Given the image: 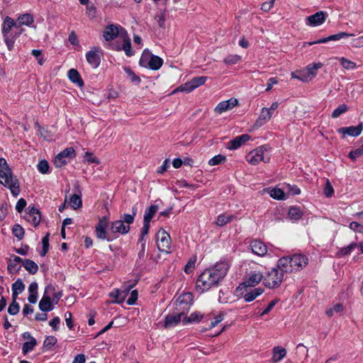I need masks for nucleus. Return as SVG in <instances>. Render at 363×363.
I'll return each mask as SVG.
<instances>
[{
  "label": "nucleus",
  "instance_id": "9",
  "mask_svg": "<svg viewBox=\"0 0 363 363\" xmlns=\"http://www.w3.org/2000/svg\"><path fill=\"white\" fill-rule=\"evenodd\" d=\"M327 16L328 14L326 12L320 11L308 16L306 19V25L313 27L318 26L325 21Z\"/></svg>",
  "mask_w": 363,
  "mask_h": 363
},
{
  "label": "nucleus",
  "instance_id": "24",
  "mask_svg": "<svg viewBox=\"0 0 363 363\" xmlns=\"http://www.w3.org/2000/svg\"><path fill=\"white\" fill-rule=\"evenodd\" d=\"M12 298L16 299L19 294H21L25 289V284L21 279H18L12 284Z\"/></svg>",
  "mask_w": 363,
  "mask_h": 363
},
{
  "label": "nucleus",
  "instance_id": "55",
  "mask_svg": "<svg viewBox=\"0 0 363 363\" xmlns=\"http://www.w3.org/2000/svg\"><path fill=\"white\" fill-rule=\"evenodd\" d=\"M38 169L41 174H47L49 170V163L47 160H43L38 164Z\"/></svg>",
  "mask_w": 363,
  "mask_h": 363
},
{
  "label": "nucleus",
  "instance_id": "59",
  "mask_svg": "<svg viewBox=\"0 0 363 363\" xmlns=\"http://www.w3.org/2000/svg\"><path fill=\"white\" fill-rule=\"evenodd\" d=\"M67 163V160H65L63 157H61L58 155L55 157L54 160V164L56 167H62L65 166Z\"/></svg>",
  "mask_w": 363,
  "mask_h": 363
},
{
  "label": "nucleus",
  "instance_id": "20",
  "mask_svg": "<svg viewBox=\"0 0 363 363\" xmlns=\"http://www.w3.org/2000/svg\"><path fill=\"white\" fill-rule=\"evenodd\" d=\"M123 44L121 45H117L116 47V50L118 51L124 50L125 55L128 57H131L133 55V51L131 48V43L130 39L128 36L127 33L123 35Z\"/></svg>",
  "mask_w": 363,
  "mask_h": 363
},
{
  "label": "nucleus",
  "instance_id": "23",
  "mask_svg": "<svg viewBox=\"0 0 363 363\" xmlns=\"http://www.w3.org/2000/svg\"><path fill=\"white\" fill-rule=\"evenodd\" d=\"M286 355V350L281 346H277L273 348L272 362L277 363L284 359Z\"/></svg>",
  "mask_w": 363,
  "mask_h": 363
},
{
  "label": "nucleus",
  "instance_id": "5",
  "mask_svg": "<svg viewBox=\"0 0 363 363\" xmlns=\"http://www.w3.org/2000/svg\"><path fill=\"white\" fill-rule=\"evenodd\" d=\"M284 274H286L282 269L278 267H273L264 276L263 284L269 289H276L280 286L284 281Z\"/></svg>",
  "mask_w": 363,
  "mask_h": 363
},
{
  "label": "nucleus",
  "instance_id": "40",
  "mask_svg": "<svg viewBox=\"0 0 363 363\" xmlns=\"http://www.w3.org/2000/svg\"><path fill=\"white\" fill-rule=\"evenodd\" d=\"M12 233L19 240L24 238L25 231L23 227L19 224H16L12 228Z\"/></svg>",
  "mask_w": 363,
  "mask_h": 363
},
{
  "label": "nucleus",
  "instance_id": "26",
  "mask_svg": "<svg viewBox=\"0 0 363 363\" xmlns=\"http://www.w3.org/2000/svg\"><path fill=\"white\" fill-rule=\"evenodd\" d=\"M68 77L72 82L77 84L79 87L84 86V82L77 69H71L68 72Z\"/></svg>",
  "mask_w": 363,
  "mask_h": 363
},
{
  "label": "nucleus",
  "instance_id": "57",
  "mask_svg": "<svg viewBox=\"0 0 363 363\" xmlns=\"http://www.w3.org/2000/svg\"><path fill=\"white\" fill-rule=\"evenodd\" d=\"M59 156L63 157L65 160L68 157H72L74 155V150L72 147H68L58 154Z\"/></svg>",
  "mask_w": 363,
  "mask_h": 363
},
{
  "label": "nucleus",
  "instance_id": "22",
  "mask_svg": "<svg viewBox=\"0 0 363 363\" xmlns=\"http://www.w3.org/2000/svg\"><path fill=\"white\" fill-rule=\"evenodd\" d=\"M264 280V276L261 272H252L250 274L247 280H246L243 284L248 286H255L258 284L262 280Z\"/></svg>",
  "mask_w": 363,
  "mask_h": 363
},
{
  "label": "nucleus",
  "instance_id": "43",
  "mask_svg": "<svg viewBox=\"0 0 363 363\" xmlns=\"http://www.w3.org/2000/svg\"><path fill=\"white\" fill-rule=\"evenodd\" d=\"M308 350L307 347L303 345V344L300 343L296 346V354L298 356L306 359L308 357Z\"/></svg>",
  "mask_w": 363,
  "mask_h": 363
},
{
  "label": "nucleus",
  "instance_id": "15",
  "mask_svg": "<svg viewBox=\"0 0 363 363\" xmlns=\"http://www.w3.org/2000/svg\"><path fill=\"white\" fill-rule=\"evenodd\" d=\"M107 218L106 217H104L103 219H100L97 225H96V237L99 239L107 240L108 241L111 240L112 239L109 237H107L106 228L107 227Z\"/></svg>",
  "mask_w": 363,
  "mask_h": 363
},
{
  "label": "nucleus",
  "instance_id": "21",
  "mask_svg": "<svg viewBox=\"0 0 363 363\" xmlns=\"http://www.w3.org/2000/svg\"><path fill=\"white\" fill-rule=\"evenodd\" d=\"M111 230L113 233L126 234L130 230V225H125L122 220H116L112 223Z\"/></svg>",
  "mask_w": 363,
  "mask_h": 363
},
{
  "label": "nucleus",
  "instance_id": "17",
  "mask_svg": "<svg viewBox=\"0 0 363 363\" xmlns=\"http://www.w3.org/2000/svg\"><path fill=\"white\" fill-rule=\"evenodd\" d=\"M99 50L98 48L94 47L86 54L87 62L94 68L98 67L101 62L100 57L98 55Z\"/></svg>",
  "mask_w": 363,
  "mask_h": 363
},
{
  "label": "nucleus",
  "instance_id": "29",
  "mask_svg": "<svg viewBox=\"0 0 363 363\" xmlns=\"http://www.w3.org/2000/svg\"><path fill=\"white\" fill-rule=\"evenodd\" d=\"M23 266L30 274H35L38 271V264L34 261L29 259H24Z\"/></svg>",
  "mask_w": 363,
  "mask_h": 363
},
{
  "label": "nucleus",
  "instance_id": "7",
  "mask_svg": "<svg viewBox=\"0 0 363 363\" xmlns=\"http://www.w3.org/2000/svg\"><path fill=\"white\" fill-rule=\"evenodd\" d=\"M156 242L158 250L167 254L171 251V238L169 234L163 229L156 233Z\"/></svg>",
  "mask_w": 363,
  "mask_h": 363
},
{
  "label": "nucleus",
  "instance_id": "13",
  "mask_svg": "<svg viewBox=\"0 0 363 363\" xmlns=\"http://www.w3.org/2000/svg\"><path fill=\"white\" fill-rule=\"evenodd\" d=\"M49 289L54 290V288L51 285L46 286L45 294L39 302V308L43 312L50 311L54 308L50 297L46 295Z\"/></svg>",
  "mask_w": 363,
  "mask_h": 363
},
{
  "label": "nucleus",
  "instance_id": "60",
  "mask_svg": "<svg viewBox=\"0 0 363 363\" xmlns=\"http://www.w3.org/2000/svg\"><path fill=\"white\" fill-rule=\"evenodd\" d=\"M350 228L358 233H363V225L357 222L353 221L350 223Z\"/></svg>",
  "mask_w": 363,
  "mask_h": 363
},
{
  "label": "nucleus",
  "instance_id": "48",
  "mask_svg": "<svg viewBox=\"0 0 363 363\" xmlns=\"http://www.w3.org/2000/svg\"><path fill=\"white\" fill-rule=\"evenodd\" d=\"M49 233H47L42 239L43 249L40 252V256L44 257L48 253L49 250Z\"/></svg>",
  "mask_w": 363,
  "mask_h": 363
},
{
  "label": "nucleus",
  "instance_id": "50",
  "mask_svg": "<svg viewBox=\"0 0 363 363\" xmlns=\"http://www.w3.org/2000/svg\"><path fill=\"white\" fill-rule=\"evenodd\" d=\"M241 60V57L238 55H230L224 59L226 65H231L237 64Z\"/></svg>",
  "mask_w": 363,
  "mask_h": 363
},
{
  "label": "nucleus",
  "instance_id": "62",
  "mask_svg": "<svg viewBox=\"0 0 363 363\" xmlns=\"http://www.w3.org/2000/svg\"><path fill=\"white\" fill-rule=\"evenodd\" d=\"M155 19L160 28L164 27L165 14L163 12H161L160 14H157L155 16Z\"/></svg>",
  "mask_w": 363,
  "mask_h": 363
},
{
  "label": "nucleus",
  "instance_id": "45",
  "mask_svg": "<svg viewBox=\"0 0 363 363\" xmlns=\"http://www.w3.org/2000/svg\"><path fill=\"white\" fill-rule=\"evenodd\" d=\"M340 62L342 66L346 69H354L357 67L355 62H352L345 57H340Z\"/></svg>",
  "mask_w": 363,
  "mask_h": 363
},
{
  "label": "nucleus",
  "instance_id": "37",
  "mask_svg": "<svg viewBox=\"0 0 363 363\" xmlns=\"http://www.w3.org/2000/svg\"><path fill=\"white\" fill-rule=\"evenodd\" d=\"M357 245H358L356 242H352L351 244H350L347 247L341 248L337 252V255L338 257H344V256L348 255H350L352 252V251L354 248H356L357 247Z\"/></svg>",
  "mask_w": 363,
  "mask_h": 363
},
{
  "label": "nucleus",
  "instance_id": "36",
  "mask_svg": "<svg viewBox=\"0 0 363 363\" xmlns=\"http://www.w3.org/2000/svg\"><path fill=\"white\" fill-rule=\"evenodd\" d=\"M203 316L200 312H194L189 316L184 317L183 322L185 323H198L203 318Z\"/></svg>",
  "mask_w": 363,
  "mask_h": 363
},
{
  "label": "nucleus",
  "instance_id": "14",
  "mask_svg": "<svg viewBox=\"0 0 363 363\" xmlns=\"http://www.w3.org/2000/svg\"><path fill=\"white\" fill-rule=\"evenodd\" d=\"M363 130V123H359L357 126L342 127L337 130L339 133L343 135V138H345L346 135L352 137L359 136Z\"/></svg>",
  "mask_w": 363,
  "mask_h": 363
},
{
  "label": "nucleus",
  "instance_id": "1",
  "mask_svg": "<svg viewBox=\"0 0 363 363\" xmlns=\"http://www.w3.org/2000/svg\"><path fill=\"white\" fill-rule=\"evenodd\" d=\"M230 266L228 261L221 260L213 267L206 269L196 280V289L200 292H203L218 286L226 276Z\"/></svg>",
  "mask_w": 363,
  "mask_h": 363
},
{
  "label": "nucleus",
  "instance_id": "11",
  "mask_svg": "<svg viewBox=\"0 0 363 363\" xmlns=\"http://www.w3.org/2000/svg\"><path fill=\"white\" fill-rule=\"evenodd\" d=\"M238 105V101L235 98H231L227 101L220 102L214 108V111L221 114Z\"/></svg>",
  "mask_w": 363,
  "mask_h": 363
},
{
  "label": "nucleus",
  "instance_id": "33",
  "mask_svg": "<svg viewBox=\"0 0 363 363\" xmlns=\"http://www.w3.org/2000/svg\"><path fill=\"white\" fill-rule=\"evenodd\" d=\"M162 65L163 60L157 55H152L148 67L152 70H157L162 66Z\"/></svg>",
  "mask_w": 363,
  "mask_h": 363
},
{
  "label": "nucleus",
  "instance_id": "53",
  "mask_svg": "<svg viewBox=\"0 0 363 363\" xmlns=\"http://www.w3.org/2000/svg\"><path fill=\"white\" fill-rule=\"evenodd\" d=\"M270 196L275 199L282 200L285 194L281 189L274 188L271 191Z\"/></svg>",
  "mask_w": 363,
  "mask_h": 363
},
{
  "label": "nucleus",
  "instance_id": "6",
  "mask_svg": "<svg viewBox=\"0 0 363 363\" xmlns=\"http://www.w3.org/2000/svg\"><path fill=\"white\" fill-rule=\"evenodd\" d=\"M267 151V147L262 145L256 149L250 151L246 155L247 161L253 165L257 164L259 162L263 161L265 163L269 161V157L266 156L264 152Z\"/></svg>",
  "mask_w": 363,
  "mask_h": 363
},
{
  "label": "nucleus",
  "instance_id": "44",
  "mask_svg": "<svg viewBox=\"0 0 363 363\" xmlns=\"http://www.w3.org/2000/svg\"><path fill=\"white\" fill-rule=\"evenodd\" d=\"M23 30V29H21L20 31H18V33H16L15 34V36L13 38H9L7 35H4L5 43L9 50H12V49L13 48V45H14V42H15L14 38L18 37Z\"/></svg>",
  "mask_w": 363,
  "mask_h": 363
},
{
  "label": "nucleus",
  "instance_id": "54",
  "mask_svg": "<svg viewBox=\"0 0 363 363\" xmlns=\"http://www.w3.org/2000/svg\"><path fill=\"white\" fill-rule=\"evenodd\" d=\"M57 343V338L55 336H48L44 340L43 347L47 350H50L52 346Z\"/></svg>",
  "mask_w": 363,
  "mask_h": 363
},
{
  "label": "nucleus",
  "instance_id": "58",
  "mask_svg": "<svg viewBox=\"0 0 363 363\" xmlns=\"http://www.w3.org/2000/svg\"><path fill=\"white\" fill-rule=\"evenodd\" d=\"M31 54L36 57L40 65H43L45 60L42 57V51L40 50H33Z\"/></svg>",
  "mask_w": 363,
  "mask_h": 363
},
{
  "label": "nucleus",
  "instance_id": "61",
  "mask_svg": "<svg viewBox=\"0 0 363 363\" xmlns=\"http://www.w3.org/2000/svg\"><path fill=\"white\" fill-rule=\"evenodd\" d=\"M26 200L24 199L21 198L16 203V210L17 211L18 213H21L23 211V208L26 207Z\"/></svg>",
  "mask_w": 363,
  "mask_h": 363
},
{
  "label": "nucleus",
  "instance_id": "2",
  "mask_svg": "<svg viewBox=\"0 0 363 363\" xmlns=\"http://www.w3.org/2000/svg\"><path fill=\"white\" fill-rule=\"evenodd\" d=\"M193 304V296L191 293H185L180 295L175 302L177 312L174 314H169L165 318L164 327L171 328L177 325L191 306Z\"/></svg>",
  "mask_w": 363,
  "mask_h": 363
},
{
  "label": "nucleus",
  "instance_id": "41",
  "mask_svg": "<svg viewBox=\"0 0 363 363\" xmlns=\"http://www.w3.org/2000/svg\"><path fill=\"white\" fill-rule=\"evenodd\" d=\"M323 64L321 62L318 63H313L308 65L306 67L307 74L308 76H311V77H314L317 74V70L322 67Z\"/></svg>",
  "mask_w": 363,
  "mask_h": 363
},
{
  "label": "nucleus",
  "instance_id": "38",
  "mask_svg": "<svg viewBox=\"0 0 363 363\" xmlns=\"http://www.w3.org/2000/svg\"><path fill=\"white\" fill-rule=\"evenodd\" d=\"M69 204L73 209L81 208L82 206L81 196L77 194H73L69 199Z\"/></svg>",
  "mask_w": 363,
  "mask_h": 363
},
{
  "label": "nucleus",
  "instance_id": "3",
  "mask_svg": "<svg viewBox=\"0 0 363 363\" xmlns=\"http://www.w3.org/2000/svg\"><path fill=\"white\" fill-rule=\"evenodd\" d=\"M307 257L301 254H295L292 256H286L278 260V267L286 274L298 272L308 264Z\"/></svg>",
  "mask_w": 363,
  "mask_h": 363
},
{
  "label": "nucleus",
  "instance_id": "35",
  "mask_svg": "<svg viewBox=\"0 0 363 363\" xmlns=\"http://www.w3.org/2000/svg\"><path fill=\"white\" fill-rule=\"evenodd\" d=\"M235 218V216L233 215L221 214L218 216V218L216 220V225H218L219 226H223V225H226L227 223H230Z\"/></svg>",
  "mask_w": 363,
  "mask_h": 363
},
{
  "label": "nucleus",
  "instance_id": "64",
  "mask_svg": "<svg viewBox=\"0 0 363 363\" xmlns=\"http://www.w3.org/2000/svg\"><path fill=\"white\" fill-rule=\"evenodd\" d=\"M195 262H196V259H190L187 264L185 265V267H184V272L186 273V274H189L191 272H192L194 268V266H195Z\"/></svg>",
  "mask_w": 363,
  "mask_h": 363
},
{
  "label": "nucleus",
  "instance_id": "49",
  "mask_svg": "<svg viewBox=\"0 0 363 363\" xmlns=\"http://www.w3.org/2000/svg\"><path fill=\"white\" fill-rule=\"evenodd\" d=\"M21 269V266H18V264L13 262L11 257H10L8 260V266L7 270L9 273L13 274L18 272Z\"/></svg>",
  "mask_w": 363,
  "mask_h": 363
},
{
  "label": "nucleus",
  "instance_id": "25",
  "mask_svg": "<svg viewBox=\"0 0 363 363\" xmlns=\"http://www.w3.org/2000/svg\"><path fill=\"white\" fill-rule=\"evenodd\" d=\"M272 116V113L267 110V108H263L261 111L259 118L256 121V125L261 126L267 121H269Z\"/></svg>",
  "mask_w": 363,
  "mask_h": 363
},
{
  "label": "nucleus",
  "instance_id": "47",
  "mask_svg": "<svg viewBox=\"0 0 363 363\" xmlns=\"http://www.w3.org/2000/svg\"><path fill=\"white\" fill-rule=\"evenodd\" d=\"M20 310L19 304L16 302V299L12 298V302L8 308V313L10 315H14L18 313Z\"/></svg>",
  "mask_w": 363,
  "mask_h": 363
},
{
  "label": "nucleus",
  "instance_id": "46",
  "mask_svg": "<svg viewBox=\"0 0 363 363\" xmlns=\"http://www.w3.org/2000/svg\"><path fill=\"white\" fill-rule=\"evenodd\" d=\"M226 160V157L223 155H217L208 161V164L215 166L223 163Z\"/></svg>",
  "mask_w": 363,
  "mask_h": 363
},
{
  "label": "nucleus",
  "instance_id": "4",
  "mask_svg": "<svg viewBox=\"0 0 363 363\" xmlns=\"http://www.w3.org/2000/svg\"><path fill=\"white\" fill-rule=\"evenodd\" d=\"M0 184L8 187L14 196L19 194L18 180L13 177L12 171L4 158H0Z\"/></svg>",
  "mask_w": 363,
  "mask_h": 363
},
{
  "label": "nucleus",
  "instance_id": "34",
  "mask_svg": "<svg viewBox=\"0 0 363 363\" xmlns=\"http://www.w3.org/2000/svg\"><path fill=\"white\" fill-rule=\"evenodd\" d=\"M158 211V206L151 205L145 211L144 215L143 221L150 223L151 219Z\"/></svg>",
  "mask_w": 363,
  "mask_h": 363
},
{
  "label": "nucleus",
  "instance_id": "8",
  "mask_svg": "<svg viewBox=\"0 0 363 363\" xmlns=\"http://www.w3.org/2000/svg\"><path fill=\"white\" fill-rule=\"evenodd\" d=\"M126 30L121 26L111 24L107 26L104 30L103 36L106 41L115 39L118 35L122 38L126 34Z\"/></svg>",
  "mask_w": 363,
  "mask_h": 363
},
{
  "label": "nucleus",
  "instance_id": "12",
  "mask_svg": "<svg viewBox=\"0 0 363 363\" xmlns=\"http://www.w3.org/2000/svg\"><path fill=\"white\" fill-rule=\"evenodd\" d=\"M252 252L259 257H263L267 253V245L260 240H253L250 244Z\"/></svg>",
  "mask_w": 363,
  "mask_h": 363
},
{
  "label": "nucleus",
  "instance_id": "16",
  "mask_svg": "<svg viewBox=\"0 0 363 363\" xmlns=\"http://www.w3.org/2000/svg\"><path fill=\"white\" fill-rule=\"evenodd\" d=\"M207 80V77L204 76L196 77L192 78L190 81L185 83L184 89L189 93L196 89L197 87L203 85Z\"/></svg>",
  "mask_w": 363,
  "mask_h": 363
},
{
  "label": "nucleus",
  "instance_id": "32",
  "mask_svg": "<svg viewBox=\"0 0 363 363\" xmlns=\"http://www.w3.org/2000/svg\"><path fill=\"white\" fill-rule=\"evenodd\" d=\"M288 216L291 220H298L302 218L303 212L300 208L292 206L289 210Z\"/></svg>",
  "mask_w": 363,
  "mask_h": 363
},
{
  "label": "nucleus",
  "instance_id": "27",
  "mask_svg": "<svg viewBox=\"0 0 363 363\" xmlns=\"http://www.w3.org/2000/svg\"><path fill=\"white\" fill-rule=\"evenodd\" d=\"M13 27L18 28V26L11 17L6 16L4 19L2 28L3 35H8Z\"/></svg>",
  "mask_w": 363,
  "mask_h": 363
},
{
  "label": "nucleus",
  "instance_id": "52",
  "mask_svg": "<svg viewBox=\"0 0 363 363\" xmlns=\"http://www.w3.org/2000/svg\"><path fill=\"white\" fill-rule=\"evenodd\" d=\"M347 110L348 107L347 106V105L341 104L333 111L331 116L333 118H337L341 114L345 113Z\"/></svg>",
  "mask_w": 363,
  "mask_h": 363
},
{
  "label": "nucleus",
  "instance_id": "39",
  "mask_svg": "<svg viewBox=\"0 0 363 363\" xmlns=\"http://www.w3.org/2000/svg\"><path fill=\"white\" fill-rule=\"evenodd\" d=\"M36 345L37 341L35 338H31V340L24 342L22 347L23 354H26L32 351Z\"/></svg>",
  "mask_w": 363,
  "mask_h": 363
},
{
  "label": "nucleus",
  "instance_id": "63",
  "mask_svg": "<svg viewBox=\"0 0 363 363\" xmlns=\"http://www.w3.org/2000/svg\"><path fill=\"white\" fill-rule=\"evenodd\" d=\"M138 299V291L136 290H133L130 293V296L127 300V303L128 305H133L135 303V301Z\"/></svg>",
  "mask_w": 363,
  "mask_h": 363
},
{
  "label": "nucleus",
  "instance_id": "10",
  "mask_svg": "<svg viewBox=\"0 0 363 363\" xmlns=\"http://www.w3.org/2000/svg\"><path fill=\"white\" fill-rule=\"evenodd\" d=\"M26 220L30 223L34 227H37L41 220L40 211L35 207H28V211L25 215Z\"/></svg>",
  "mask_w": 363,
  "mask_h": 363
},
{
  "label": "nucleus",
  "instance_id": "28",
  "mask_svg": "<svg viewBox=\"0 0 363 363\" xmlns=\"http://www.w3.org/2000/svg\"><path fill=\"white\" fill-rule=\"evenodd\" d=\"M264 292V289L262 288H256L250 291H247L244 295V299L247 302H250L255 300L257 296L261 295Z\"/></svg>",
  "mask_w": 363,
  "mask_h": 363
},
{
  "label": "nucleus",
  "instance_id": "56",
  "mask_svg": "<svg viewBox=\"0 0 363 363\" xmlns=\"http://www.w3.org/2000/svg\"><path fill=\"white\" fill-rule=\"evenodd\" d=\"M363 155V145L361 146V147L357 148L354 150L350 151L349 153V157L352 160H355L357 157L362 156Z\"/></svg>",
  "mask_w": 363,
  "mask_h": 363
},
{
  "label": "nucleus",
  "instance_id": "31",
  "mask_svg": "<svg viewBox=\"0 0 363 363\" xmlns=\"http://www.w3.org/2000/svg\"><path fill=\"white\" fill-rule=\"evenodd\" d=\"M125 292L121 291L118 289H115L110 293V296L113 298V303H121L125 298Z\"/></svg>",
  "mask_w": 363,
  "mask_h": 363
},
{
  "label": "nucleus",
  "instance_id": "19",
  "mask_svg": "<svg viewBox=\"0 0 363 363\" xmlns=\"http://www.w3.org/2000/svg\"><path fill=\"white\" fill-rule=\"evenodd\" d=\"M352 35H353V34H350V33H347L345 32H340L339 33H337L335 35H331L328 37L323 38H321V39L315 40V41L308 42V45H315V44L325 43H327L330 40H338L341 39L342 38L349 37V36H352Z\"/></svg>",
  "mask_w": 363,
  "mask_h": 363
},
{
  "label": "nucleus",
  "instance_id": "42",
  "mask_svg": "<svg viewBox=\"0 0 363 363\" xmlns=\"http://www.w3.org/2000/svg\"><path fill=\"white\" fill-rule=\"evenodd\" d=\"M152 55V54H151L150 52L144 51L140 59V65L145 67H149Z\"/></svg>",
  "mask_w": 363,
  "mask_h": 363
},
{
  "label": "nucleus",
  "instance_id": "18",
  "mask_svg": "<svg viewBox=\"0 0 363 363\" xmlns=\"http://www.w3.org/2000/svg\"><path fill=\"white\" fill-rule=\"evenodd\" d=\"M250 135L248 134H243L237 136L234 139L231 140L228 145L229 150H236L239 148L242 145L245 144L250 139Z\"/></svg>",
  "mask_w": 363,
  "mask_h": 363
},
{
  "label": "nucleus",
  "instance_id": "30",
  "mask_svg": "<svg viewBox=\"0 0 363 363\" xmlns=\"http://www.w3.org/2000/svg\"><path fill=\"white\" fill-rule=\"evenodd\" d=\"M34 21V18L33 15L30 13H25L23 15H21L18 19H17V24L18 26V28L20 26L26 25V26H30L31 25Z\"/></svg>",
  "mask_w": 363,
  "mask_h": 363
},
{
  "label": "nucleus",
  "instance_id": "51",
  "mask_svg": "<svg viewBox=\"0 0 363 363\" xmlns=\"http://www.w3.org/2000/svg\"><path fill=\"white\" fill-rule=\"evenodd\" d=\"M323 193L327 198L331 197L334 194V189L329 179H326Z\"/></svg>",
  "mask_w": 363,
  "mask_h": 363
}]
</instances>
